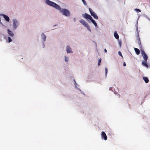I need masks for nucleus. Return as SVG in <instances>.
I'll use <instances>...</instances> for the list:
<instances>
[{
	"mask_svg": "<svg viewBox=\"0 0 150 150\" xmlns=\"http://www.w3.org/2000/svg\"><path fill=\"white\" fill-rule=\"evenodd\" d=\"M137 24H138V21H137V24L136 25V30H137V31L138 34V27H137Z\"/></svg>",
	"mask_w": 150,
	"mask_h": 150,
	"instance_id": "nucleus-30",
	"label": "nucleus"
},
{
	"mask_svg": "<svg viewBox=\"0 0 150 150\" xmlns=\"http://www.w3.org/2000/svg\"><path fill=\"white\" fill-rule=\"evenodd\" d=\"M143 79L144 80L145 82L146 83H147L149 82V79L148 78L146 77L145 76H144L143 77Z\"/></svg>",
	"mask_w": 150,
	"mask_h": 150,
	"instance_id": "nucleus-15",
	"label": "nucleus"
},
{
	"mask_svg": "<svg viewBox=\"0 0 150 150\" xmlns=\"http://www.w3.org/2000/svg\"><path fill=\"white\" fill-rule=\"evenodd\" d=\"M74 85L75 86V88H77V84L76 83L75 79H74Z\"/></svg>",
	"mask_w": 150,
	"mask_h": 150,
	"instance_id": "nucleus-28",
	"label": "nucleus"
},
{
	"mask_svg": "<svg viewBox=\"0 0 150 150\" xmlns=\"http://www.w3.org/2000/svg\"><path fill=\"white\" fill-rule=\"evenodd\" d=\"M77 89L79 90V91L81 92V94H83L84 95L85 94L84 93H83V92L82 91L80 88H77Z\"/></svg>",
	"mask_w": 150,
	"mask_h": 150,
	"instance_id": "nucleus-31",
	"label": "nucleus"
},
{
	"mask_svg": "<svg viewBox=\"0 0 150 150\" xmlns=\"http://www.w3.org/2000/svg\"><path fill=\"white\" fill-rule=\"evenodd\" d=\"M57 25H54L53 26H56Z\"/></svg>",
	"mask_w": 150,
	"mask_h": 150,
	"instance_id": "nucleus-39",
	"label": "nucleus"
},
{
	"mask_svg": "<svg viewBox=\"0 0 150 150\" xmlns=\"http://www.w3.org/2000/svg\"><path fill=\"white\" fill-rule=\"evenodd\" d=\"M118 54L121 57H122V58H123V56L122 54V53L121 52L119 51L118 52Z\"/></svg>",
	"mask_w": 150,
	"mask_h": 150,
	"instance_id": "nucleus-26",
	"label": "nucleus"
},
{
	"mask_svg": "<svg viewBox=\"0 0 150 150\" xmlns=\"http://www.w3.org/2000/svg\"><path fill=\"white\" fill-rule=\"evenodd\" d=\"M0 16H2L6 21L8 22L9 21L10 18L8 16L2 13L0 14Z\"/></svg>",
	"mask_w": 150,
	"mask_h": 150,
	"instance_id": "nucleus-7",
	"label": "nucleus"
},
{
	"mask_svg": "<svg viewBox=\"0 0 150 150\" xmlns=\"http://www.w3.org/2000/svg\"><path fill=\"white\" fill-rule=\"evenodd\" d=\"M82 16L85 18L89 19V20H90L92 17L91 16L86 13H85L84 14H82Z\"/></svg>",
	"mask_w": 150,
	"mask_h": 150,
	"instance_id": "nucleus-8",
	"label": "nucleus"
},
{
	"mask_svg": "<svg viewBox=\"0 0 150 150\" xmlns=\"http://www.w3.org/2000/svg\"><path fill=\"white\" fill-rule=\"evenodd\" d=\"M102 139H104L105 140H106L107 139V137L105 133L103 131L101 132V134Z\"/></svg>",
	"mask_w": 150,
	"mask_h": 150,
	"instance_id": "nucleus-9",
	"label": "nucleus"
},
{
	"mask_svg": "<svg viewBox=\"0 0 150 150\" xmlns=\"http://www.w3.org/2000/svg\"><path fill=\"white\" fill-rule=\"evenodd\" d=\"M143 16L147 19L150 21V18L148 16L145 14H144Z\"/></svg>",
	"mask_w": 150,
	"mask_h": 150,
	"instance_id": "nucleus-20",
	"label": "nucleus"
},
{
	"mask_svg": "<svg viewBox=\"0 0 150 150\" xmlns=\"http://www.w3.org/2000/svg\"><path fill=\"white\" fill-rule=\"evenodd\" d=\"M112 88V87H110L109 89V90H111V89Z\"/></svg>",
	"mask_w": 150,
	"mask_h": 150,
	"instance_id": "nucleus-37",
	"label": "nucleus"
},
{
	"mask_svg": "<svg viewBox=\"0 0 150 150\" xmlns=\"http://www.w3.org/2000/svg\"><path fill=\"white\" fill-rule=\"evenodd\" d=\"M45 3L47 5L53 7L58 11H60L62 15L65 16H69L70 13L68 10L65 8H61L59 5L54 2L50 0H45Z\"/></svg>",
	"mask_w": 150,
	"mask_h": 150,
	"instance_id": "nucleus-1",
	"label": "nucleus"
},
{
	"mask_svg": "<svg viewBox=\"0 0 150 150\" xmlns=\"http://www.w3.org/2000/svg\"><path fill=\"white\" fill-rule=\"evenodd\" d=\"M114 94H116V93H117V94L118 93H117L116 92H114Z\"/></svg>",
	"mask_w": 150,
	"mask_h": 150,
	"instance_id": "nucleus-38",
	"label": "nucleus"
},
{
	"mask_svg": "<svg viewBox=\"0 0 150 150\" xmlns=\"http://www.w3.org/2000/svg\"><path fill=\"white\" fill-rule=\"evenodd\" d=\"M79 22L84 26H86V25L88 24L84 20L82 19L80 20L79 21Z\"/></svg>",
	"mask_w": 150,
	"mask_h": 150,
	"instance_id": "nucleus-13",
	"label": "nucleus"
},
{
	"mask_svg": "<svg viewBox=\"0 0 150 150\" xmlns=\"http://www.w3.org/2000/svg\"><path fill=\"white\" fill-rule=\"evenodd\" d=\"M117 94L118 95L119 97L120 98V95L119 94H118V93H117Z\"/></svg>",
	"mask_w": 150,
	"mask_h": 150,
	"instance_id": "nucleus-36",
	"label": "nucleus"
},
{
	"mask_svg": "<svg viewBox=\"0 0 150 150\" xmlns=\"http://www.w3.org/2000/svg\"><path fill=\"white\" fill-rule=\"evenodd\" d=\"M66 50L67 54L73 53L71 48L69 45H67L66 48Z\"/></svg>",
	"mask_w": 150,
	"mask_h": 150,
	"instance_id": "nucleus-5",
	"label": "nucleus"
},
{
	"mask_svg": "<svg viewBox=\"0 0 150 150\" xmlns=\"http://www.w3.org/2000/svg\"><path fill=\"white\" fill-rule=\"evenodd\" d=\"M101 59L100 58L98 60V66H99L100 64V63L101 62Z\"/></svg>",
	"mask_w": 150,
	"mask_h": 150,
	"instance_id": "nucleus-22",
	"label": "nucleus"
},
{
	"mask_svg": "<svg viewBox=\"0 0 150 150\" xmlns=\"http://www.w3.org/2000/svg\"><path fill=\"white\" fill-rule=\"evenodd\" d=\"M19 25V21L16 19L13 20V28L14 30H16Z\"/></svg>",
	"mask_w": 150,
	"mask_h": 150,
	"instance_id": "nucleus-2",
	"label": "nucleus"
},
{
	"mask_svg": "<svg viewBox=\"0 0 150 150\" xmlns=\"http://www.w3.org/2000/svg\"><path fill=\"white\" fill-rule=\"evenodd\" d=\"M85 27H86L87 29L89 31L91 32V29L88 24H87Z\"/></svg>",
	"mask_w": 150,
	"mask_h": 150,
	"instance_id": "nucleus-18",
	"label": "nucleus"
},
{
	"mask_svg": "<svg viewBox=\"0 0 150 150\" xmlns=\"http://www.w3.org/2000/svg\"><path fill=\"white\" fill-rule=\"evenodd\" d=\"M138 44L140 46V49H141V48H142V46L141 45V42L140 41H138Z\"/></svg>",
	"mask_w": 150,
	"mask_h": 150,
	"instance_id": "nucleus-24",
	"label": "nucleus"
},
{
	"mask_svg": "<svg viewBox=\"0 0 150 150\" xmlns=\"http://www.w3.org/2000/svg\"><path fill=\"white\" fill-rule=\"evenodd\" d=\"M141 51L142 53V55L143 57V59L144 60L147 61L148 58L147 55L143 50H141Z\"/></svg>",
	"mask_w": 150,
	"mask_h": 150,
	"instance_id": "nucleus-4",
	"label": "nucleus"
},
{
	"mask_svg": "<svg viewBox=\"0 0 150 150\" xmlns=\"http://www.w3.org/2000/svg\"><path fill=\"white\" fill-rule=\"evenodd\" d=\"M137 40H138V41H140V38H139V34L137 36Z\"/></svg>",
	"mask_w": 150,
	"mask_h": 150,
	"instance_id": "nucleus-29",
	"label": "nucleus"
},
{
	"mask_svg": "<svg viewBox=\"0 0 150 150\" xmlns=\"http://www.w3.org/2000/svg\"><path fill=\"white\" fill-rule=\"evenodd\" d=\"M89 11L91 16H92L94 19H98V17L97 16L96 14L94 12L91 8H88Z\"/></svg>",
	"mask_w": 150,
	"mask_h": 150,
	"instance_id": "nucleus-3",
	"label": "nucleus"
},
{
	"mask_svg": "<svg viewBox=\"0 0 150 150\" xmlns=\"http://www.w3.org/2000/svg\"><path fill=\"white\" fill-rule=\"evenodd\" d=\"M42 42V47L44 48H45V42Z\"/></svg>",
	"mask_w": 150,
	"mask_h": 150,
	"instance_id": "nucleus-32",
	"label": "nucleus"
},
{
	"mask_svg": "<svg viewBox=\"0 0 150 150\" xmlns=\"http://www.w3.org/2000/svg\"><path fill=\"white\" fill-rule=\"evenodd\" d=\"M105 78L107 77V75L108 73V70L107 68H105Z\"/></svg>",
	"mask_w": 150,
	"mask_h": 150,
	"instance_id": "nucleus-21",
	"label": "nucleus"
},
{
	"mask_svg": "<svg viewBox=\"0 0 150 150\" xmlns=\"http://www.w3.org/2000/svg\"><path fill=\"white\" fill-rule=\"evenodd\" d=\"M7 33L9 36L11 37H13L14 36L13 33L12 31L11 30L9 29L7 30Z\"/></svg>",
	"mask_w": 150,
	"mask_h": 150,
	"instance_id": "nucleus-10",
	"label": "nucleus"
},
{
	"mask_svg": "<svg viewBox=\"0 0 150 150\" xmlns=\"http://www.w3.org/2000/svg\"><path fill=\"white\" fill-rule=\"evenodd\" d=\"M139 18V17H138V20Z\"/></svg>",
	"mask_w": 150,
	"mask_h": 150,
	"instance_id": "nucleus-41",
	"label": "nucleus"
},
{
	"mask_svg": "<svg viewBox=\"0 0 150 150\" xmlns=\"http://www.w3.org/2000/svg\"><path fill=\"white\" fill-rule=\"evenodd\" d=\"M91 22L95 26L96 28H98V26L97 25V24L96 22V21L95 20L93 19L92 17H91V18L90 20Z\"/></svg>",
	"mask_w": 150,
	"mask_h": 150,
	"instance_id": "nucleus-11",
	"label": "nucleus"
},
{
	"mask_svg": "<svg viewBox=\"0 0 150 150\" xmlns=\"http://www.w3.org/2000/svg\"><path fill=\"white\" fill-rule=\"evenodd\" d=\"M41 39L42 42H45L46 40L47 36L43 33L41 34Z\"/></svg>",
	"mask_w": 150,
	"mask_h": 150,
	"instance_id": "nucleus-6",
	"label": "nucleus"
},
{
	"mask_svg": "<svg viewBox=\"0 0 150 150\" xmlns=\"http://www.w3.org/2000/svg\"><path fill=\"white\" fill-rule=\"evenodd\" d=\"M142 64L144 66L146 67L147 68L149 67V66L147 63V61L144 60L142 63Z\"/></svg>",
	"mask_w": 150,
	"mask_h": 150,
	"instance_id": "nucleus-12",
	"label": "nucleus"
},
{
	"mask_svg": "<svg viewBox=\"0 0 150 150\" xmlns=\"http://www.w3.org/2000/svg\"><path fill=\"white\" fill-rule=\"evenodd\" d=\"M123 65L124 67H125L126 66V64L125 63V62H124L123 63Z\"/></svg>",
	"mask_w": 150,
	"mask_h": 150,
	"instance_id": "nucleus-33",
	"label": "nucleus"
},
{
	"mask_svg": "<svg viewBox=\"0 0 150 150\" xmlns=\"http://www.w3.org/2000/svg\"><path fill=\"white\" fill-rule=\"evenodd\" d=\"M118 44L120 47H121V46L122 42L121 41L119 40L118 41Z\"/></svg>",
	"mask_w": 150,
	"mask_h": 150,
	"instance_id": "nucleus-27",
	"label": "nucleus"
},
{
	"mask_svg": "<svg viewBox=\"0 0 150 150\" xmlns=\"http://www.w3.org/2000/svg\"><path fill=\"white\" fill-rule=\"evenodd\" d=\"M104 52H107V50H106V49H104Z\"/></svg>",
	"mask_w": 150,
	"mask_h": 150,
	"instance_id": "nucleus-35",
	"label": "nucleus"
},
{
	"mask_svg": "<svg viewBox=\"0 0 150 150\" xmlns=\"http://www.w3.org/2000/svg\"><path fill=\"white\" fill-rule=\"evenodd\" d=\"M134 10L137 13L141 11L140 9L137 8L135 9Z\"/></svg>",
	"mask_w": 150,
	"mask_h": 150,
	"instance_id": "nucleus-23",
	"label": "nucleus"
},
{
	"mask_svg": "<svg viewBox=\"0 0 150 150\" xmlns=\"http://www.w3.org/2000/svg\"><path fill=\"white\" fill-rule=\"evenodd\" d=\"M69 58L68 57L64 56V61L66 62H67L69 61Z\"/></svg>",
	"mask_w": 150,
	"mask_h": 150,
	"instance_id": "nucleus-19",
	"label": "nucleus"
},
{
	"mask_svg": "<svg viewBox=\"0 0 150 150\" xmlns=\"http://www.w3.org/2000/svg\"><path fill=\"white\" fill-rule=\"evenodd\" d=\"M114 35L116 39H118L119 38V36L116 31H115L114 33Z\"/></svg>",
	"mask_w": 150,
	"mask_h": 150,
	"instance_id": "nucleus-16",
	"label": "nucleus"
},
{
	"mask_svg": "<svg viewBox=\"0 0 150 150\" xmlns=\"http://www.w3.org/2000/svg\"><path fill=\"white\" fill-rule=\"evenodd\" d=\"M11 37L9 36L7 38V41L9 43H10L12 41V40Z\"/></svg>",
	"mask_w": 150,
	"mask_h": 150,
	"instance_id": "nucleus-17",
	"label": "nucleus"
},
{
	"mask_svg": "<svg viewBox=\"0 0 150 150\" xmlns=\"http://www.w3.org/2000/svg\"><path fill=\"white\" fill-rule=\"evenodd\" d=\"M76 21V18H74V22H75Z\"/></svg>",
	"mask_w": 150,
	"mask_h": 150,
	"instance_id": "nucleus-34",
	"label": "nucleus"
},
{
	"mask_svg": "<svg viewBox=\"0 0 150 150\" xmlns=\"http://www.w3.org/2000/svg\"><path fill=\"white\" fill-rule=\"evenodd\" d=\"M2 34L1 33H0V36H1V35Z\"/></svg>",
	"mask_w": 150,
	"mask_h": 150,
	"instance_id": "nucleus-40",
	"label": "nucleus"
},
{
	"mask_svg": "<svg viewBox=\"0 0 150 150\" xmlns=\"http://www.w3.org/2000/svg\"><path fill=\"white\" fill-rule=\"evenodd\" d=\"M134 50L136 54H137V55H139L140 54V50L136 48H134Z\"/></svg>",
	"mask_w": 150,
	"mask_h": 150,
	"instance_id": "nucleus-14",
	"label": "nucleus"
},
{
	"mask_svg": "<svg viewBox=\"0 0 150 150\" xmlns=\"http://www.w3.org/2000/svg\"><path fill=\"white\" fill-rule=\"evenodd\" d=\"M82 2H83V4L84 5H87L86 1L85 0H81Z\"/></svg>",
	"mask_w": 150,
	"mask_h": 150,
	"instance_id": "nucleus-25",
	"label": "nucleus"
}]
</instances>
